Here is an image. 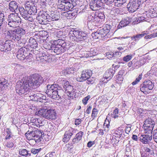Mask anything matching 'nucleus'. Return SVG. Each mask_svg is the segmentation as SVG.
Here are the masks:
<instances>
[{
  "instance_id": "f257e3e1",
  "label": "nucleus",
  "mask_w": 157,
  "mask_h": 157,
  "mask_svg": "<svg viewBox=\"0 0 157 157\" xmlns=\"http://www.w3.org/2000/svg\"><path fill=\"white\" fill-rule=\"evenodd\" d=\"M31 87L28 80L21 79L17 83L16 85V91L19 95L26 93V94L30 92L29 89Z\"/></svg>"
},
{
  "instance_id": "f03ea898",
  "label": "nucleus",
  "mask_w": 157,
  "mask_h": 157,
  "mask_svg": "<svg viewBox=\"0 0 157 157\" xmlns=\"http://www.w3.org/2000/svg\"><path fill=\"white\" fill-rule=\"evenodd\" d=\"M69 35L70 39L73 41L86 42L88 40L87 34L78 30H74L71 31L69 33Z\"/></svg>"
},
{
  "instance_id": "7ed1b4c3",
  "label": "nucleus",
  "mask_w": 157,
  "mask_h": 157,
  "mask_svg": "<svg viewBox=\"0 0 157 157\" xmlns=\"http://www.w3.org/2000/svg\"><path fill=\"white\" fill-rule=\"evenodd\" d=\"M38 115L45 118L50 120L55 119L56 117V114L53 109H48L46 107H44L38 111Z\"/></svg>"
},
{
  "instance_id": "20e7f679",
  "label": "nucleus",
  "mask_w": 157,
  "mask_h": 157,
  "mask_svg": "<svg viewBox=\"0 0 157 157\" xmlns=\"http://www.w3.org/2000/svg\"><path fill=\"white\" fill-rule=\"evenodd\" d=\"M28 80L30 86L33 88L39 86L44 81L43 78L37 74L33 75Z\"/></svg>"
},
{
  "instance_id": "39448f33",
  "label": "nucleus",
  "mask_w": 157,
  "mask_h": 157,
  "mask_svg": "<svg viewBox=\"0 0 157 157\" xmlns=\"http://www.w3.org/2000/svg\"><path fill=\"white\" fill-rule=\"evenodd\" d=\"M25 33V31L24 29L18 28L11 31L10 35L11 39L15 41H19L22 36Z\"/></svg>"
},
{
  "instance_id": "423d86ee",
  "label": "nucleus",
  "mask_w": 157,
  "mask_h": 157,
  "mask_svg": "<svg viewBox=\"0 0 157 157\" xmlns=\"http://www.w3.org/2000/svg\"><path fill=\"white\" fill-rule=\"evenodd\" d=\"M154 84L152 82L149 80H147L144 82L140 86L141 91L145 94L150 92V90L153 89Z\"/></svg>"
},
{
  "instance_id": "0eeeda50",
  "label": "nucleus",
  "mask_w": 157,
  "mask_h": 157,
  "mask_svg": "<svg viewBox=\"0 0 157 157\" xmlns=\"http://www.w3.org/2000/svg\"><path fill=\"white\" fill-rule=\"evenodd\" d=\"M142 3L141 0H130L127 5V7L129 12H134Z\"/></svg>"
},
{
  "instance_id": "6e6552de",
  "label": "nucleus",
  "mask_w": 157,
  "mask_h": 157,
  "mask_svg": "<svg viewBox=\"0 0 157 157\" xmlns=\"http://www.w3.org/2000/svg\"><path fill=\"white\" fill-rule=\"evenodd\" d=\"M49 15L45 12H40L36 17L39 22L42 25H46L50 21Z\"/></svg>"
},
{
  "instance_id": "1a4fd4ad",
  "label": "nucleus",
  "mask_w": 157,
  "mask_h": 157,
  "mask_svg": "<svg viewBox=\"0 0 157 157\" xmlns=\"http://www.w3.org/2000/svg\"><path fill=\"white\" fill-rule=\"evenodd\" d=\"M90 8L93 11L99 10L103 6V3L101 0L91 1L89 4Z\"/></svg>"
},
{
  "instance_id": "9d476101",
  "label": "nucleus",
  "mask_w": 157,
  "mask_h": 157,
  "mask_svg": "<svg viewBox=\"0 0 157 157\" xmlns=\"http://www.w3.org/2000/svg\"><path fill=\"white\" fill-rule=\"evenodd\" d=\"M29 93L30 99L33 101L41 102L46 98L45 96L40 93H35V92L30 91Z\"/></svg>"
},
{
  "instance_id": "9b49d317",
  "label": "nucleus",
  "mask_w": 157,
  "mask_h": 157,
  "mask_svg": "<svg viewBox=\"0 0 157 157\" xmlns=\"http://www.w3.org/2000/svg\"><path fill=\"white\" fill-rule=\"evenodd\" d=\"M64 85L63 87L65 89V93L67 94L70 97H73L75 96L74 93L75 90L74 89L73 86L70 84H69V82L67 81L63 82Z\"/></svg>"
},
{
  "instance_id": "f8f14e48",
  "label": "nucleus",
  "mask_w": 157,
  "mask_h": 157,
  "mask_svg": "<svg viewBox=\"0 0 157 157\" xmlns=\"http://www.w3.org/2000/svg\"><path fill=\"white\" fill-rule=\"evenodd\" d=\"M92 71L91 70H86L82 71L80 77H77L76 79L77 81L82 82L86 80L88 77L92 75Z\"/></svg>"
},
{
  "instance_id": "ddd939ff",
  "label": "nucleus",
  "mask_w": 157,
  "mask_h": 157,
  "mask_svg": "<svg viewBox=\"0 0 157 157\" xmlns=\"http://www.w3.org/2000/svg\"><path fill=\"white\" fill-rule=\"evenodd\" d=\"M13 42L10 40H8L4 44H0V50L2 52H6L11 51V44Z\"/></svg>"
},
{
  "instance_id": "4468645a",
  "label": "nucleus",
  "mask_w": 157,
  "mask_h": 157,
  "mask_svg": "<svg viewBox=\"0 0 157 157\" xmlns=\"http://www.w3.org/2000/svg\"><path fill=\"white\" fill-rule=\"evenodd\" d=\"M47 90L46 93H48L51 91L52 92L58 90L61 93H63V90L62 89V88L59 86L58 84H53L52 85H48L47 86Z\"/></svg>"
},
{
  "instance_id": "2eb2a0df",
  "label": "nucleus",
  "mask_w": 157,
  "mask_h": 157,
  "mask_svg": "<svg viewBox=\"0 0 157 157\" xmlns=\"http://www.w3.org/2000/svg\"><path fill=\"white\" fill-rule=\"evenodd\" d=\"M18 10L20 12L21 17L25 20H28L30 21H32L33 18L30 17L27 10H25L22 7H20L18 8Z\"/></svg>"
},
{
  "instance_id": "dca6fc26",
  "label": "nucleus",
  "mask_w": 157,
  "mask_h": 157,
  "mask_svg": "<svg viewBox=\"0 0 157 157\" xmlns=\"http://www.w3.org/2000/svg\"><path fill=\"white\" fill-rule=\"evenodd\" d=\"M149 131L150 133L148 134L142 135L140 136V140L143 143L149 144V141L152 139V131L150 130Z\"/></svg>"
},
{
  "instance_id": "f3484780",
  "label": "nucleus",
  "mask_w": 157,
  "mask_h": 157,
  "mask_svg": "<svg viewBox=\"0 0 157 157\" xmlns=\"http://www.w3.org/2000/svg\"><path fill=\"white\" fill-rule=\"evenodd\" d=\"M107 35L104 32V31L101 29L98 30L96 32L91 34V36L94 39H99L101 40L103 37H105Z\"/></svg>"
},
{
  "instance_id": "a211bd4d",
  "label": "nucleus",
  "mask_w": 157,
  "mask_h": 157,
  "mask_svg": "<svg viewBox=\"0 0 157 157\" xmlns=\"http://www.w3.org/2000/svg\"><path fill=\"white\" fill-rule=\"evenodd\" d=\"M74 128H70L68 130L65 132L63 140L64 142H67L69 140L71 136L74 133Z\"/></svg>"
},
{
  "instance_id": "6ab92c4d",
  "label": "nucleus",
  "mask_w": 157,
  "mask_h": 157,
  "mask_svg": "<svg viewBox=\"0 0 157 157\" xmlns=\"http://www.w3.org/2000/svg\"><path fill=\"white\" fill-rule=\"evenodd\" d=\"M132 19L131 17H127L123 18L120 21L118 26V28L120 29L122 27L126 26L132 21Z\"/></svg>"
},
{
  "instance_id": "aec40b11",
  "label": "nucleus",
  "mask_w": 157,
  "mask_h": 157,
  "mask_svg": "<svg viewBox=\"0 0 157 157\" xmlns=\"http://www.w3.org/2000/svg\"><path fill=\"white\" fill-rule=\"evenodd\" d=\"M60 92H59L58 90L54 91L52 93L51 91H49L48 93H46L48 96L52 98L58 100L60 98Z\"/></svg>"
},
{
  "instance_id": "412c9836",
  "label": "nucleus",
  "mask_w": 157,
  "mask_h": 157,
  "mask_svg": "<svg viewBox=\"0 0 157 157\" xmlns=\"http://www.w3.org/2000/svg\"><path fill=\"white\" fill-rule=\"evenodd\" d=\"M52 52H53L57 54H60V53L64 52V49H62L61 46L60 45H57L53 43V45L52 47Z\"/></svg>"
},
{
  "instance_id": "4be33fe9",
  "label": "nucleus",
  "mask_w": 157,
  "mask_h": 157,
  "mask_svg": "<svg viewBox=\"0 0 157 157\" xmlns=\"http://www.w3.org/2000/svg\"><path fill=\"white\" fill-rule=\"evenodd\" d=\"M18 6L17 3L15 1H11L9 4V9L12 12L16 13L17 12Z\"/></svg>"
},
{
  "instance_id": "5701e85b",
  "label": "nucleus",
  "mask_w": 157,
  "mask_h": 157,
  "mask_svg": "<svg viewBox=\"0 0 157 157\" xmlns=\"http://www.w3.org/2000/svg\"><path fill=\"white\" fill-rule=\"evenodd\" d=\"M115 71L110 68L107 70L105 72L103 76L104 78L106 79L110 80L113 77L115 73Z\"/></svg>"
},
{
  "instance_id": "b1692460",
  "label": "nucleus",
  "mask_w": 157,
  "mask_h": 157,
  "mask_svg": "<svg viewBox=\"0 0 157 157\" xmlns=\"http://www.w3.org/2000/svg\"><path fill=\"white\" fill-rule=\"evenodd\" d=\"M7 20L21 21L20 17L17 13H12L8 15Z\"/></svg>"
},
{
  "instance_id": "393cba45",
  "label": "nucleus",
  "mask_w": 157,
  "mask_h": 157,
  "mask_svg": "<svg viewBox=\"0 0 157 157\" xmlns=\"http://www.w3.org/2000/svg\"><path fill=\"white\" fill-rule=\"evenodd\" d=\"M30 51L29 48H25V47L23 48V51L22 53V56H23V60L25 59H29L30 57V55L31 54L30 53Z\"/></svg>"
},
{
  "instance_id": "a878e982",
  "label": "nucleus",
  "mask_w": 157,
  "mask_h": 157,
  "mask_svg": "<svg viewBox=\"0 0 157 157\" xmlns=\"http://www.w3.org/2000/svg\"><path fill=\"white\" fill-rule=\"evenodd\" d=\"M8 21V25L10 27L13 28H15L19 26L21 21H14L7 20Z\"/></svg>"
},
{
  "instance_id": "bb28decb",
  "label": "nucleus",
  "mask_w": 157,
  "mask_h": 157,
  "mask_svg": "<svg viewBox=\"0 0 157 157\" xmlns=\"http://www.w3.org/2000/svg\"><path fill=\"white\" fill-rule=\"evenodd\" d=\"M29 42V43L32 44L30 45L31 47L33 48H35L37 47V42H39V41L38 39L36 41L35 38L30 37Z\"/></svg>"
},
{
  "instance_id": "cd10ccee",
  "label": "nucleus",
  "mask_w": 157,
  "mask_h": 157,
  "mask_svg": "<svg viewBox=\"0 0 157 157\" xmlns=\"http://www.w3.org/2000/svg\"><path fill=\"white\" fill-rule=\"evenodd\" d=\"M147 34V32L144 31L141 34H137L136 35H134L131 37V39L132 40H139L144 36Z\"/></svg>"
},
{
  "instance_id": "c85d7f7f",
  "label": "nucleus",
  "mask_w": 157,
  "mask_h": 157,
  "mask_svg": "<svg viewBox=\"0 0 157 157\" xmlns=\"http://www.w3.org/2000/svg\"><path fill=\"white\" fill-rule=\"evenodd\" d=\"M61 3H63L64 4V8L65 10L67 11L68 10H70L73 8V5L72 4V2H63V1H61Z\"/></svg>"
},
{
  "instance_id": "c756f323",
  "label": "nucleus",
  "mask_w": 157,
  "mask_h": 157,
  "mask_svg": "<svg viewBox=\"0 0 157 157\" xmlns=\"http://www.w3.org/2000/svg\"><path fill=\"white\" fill-rule=\"evenodd\" d=\"M25 135L29 140L33 139V138H36L34 131L30 132L28 131L25 134Z\"/></svg>"
},
{
  "instance_id": "7c9ffc66",
  "label": "nucleus",
  "mask_w": 157,
  "mask_h": 157,
  "mask_svg": "<svg viewBox=\"0 0 157 157\" xmlns=\"http://www.w3.org/2000/svg\"><path fill=\"white\" fill-rule=\"evenodd\" d=\"M152 120L151 118L148 119L144 121V123L146 127H151L152 128V130L153 129V128L154 126V124L152 123Z\"/></svg>"
},
{
  "instance_id": "2f4dec72",
  "label": "nucleus",
  "mask_w": 157,
  "mask_h": 157,
  "mask_svg": "<svg viewBox=\"0 0 157 157\" xmlns=\"http://www.w3.org/2000/svg\"><path fill=\"white\" fill-rule=\"evenodd\" d=\"M91 18L92 19V21L93 22V25H97L98 24V23H101V20L96 15L94 17L92 16Z\"/></svg>"
},
{
  "instance_id": "473e14b6",
  "label": "nucleus",
  "mask_w": 157,
  "mask_h": 157,
  "mask_svg": "<svg viewBox=\"0 0 157 157\" xmlns=\"http://www.w3.org/2000/svg\"><path fill=\"white\" fill-rule=\"evenodd\" d=\"M98 53V51L95 48H91L90 51H89L87 55L89 57H91L93 56H94Z\"/></svg>"
},
{
  "instance_id": "72a5a7b5",
  "label": "nucleus",
  "mask_w": 157,
  "mask_h": 157,
  "mask_svg": "<svg viewBox=\"0 0 157 157\" xmlns=\"http://www.w3.org/2000/svg\"><path fill=\"white\" fill-rule=\"evenodd\" d=\"M111 27V25H110L106 24L105 25V26L104 27L101 29L104 31V32L107 35L109 32Z\"/></svg>"
},
{
  "instance_id": "f704fd0d",
  "label": "nucleus",
  "mask_w": 157,
  "mask_h": 157,
  "mask_svg": "<svg viewBox=\"0 0 157 157\" xmlns=\"http://www.w3.org/2000/svg\"><path fill=\"white\" fill-rule=\"evenodd\" d=\"M23 48H21L18 50L17 57V58L20 59L22 60L23 58V56H22L23 52Z\"/></svg>"
},
{
  "instance_id": "c9c22d12",
  "label": "nucleus",
  "mask_w": 157,
  "mask_h": 157,
  "mask_svg": "<svg viewBox=\"0 0 157 157\" xmlns=\"http://www.w3.org/2000/svg\"><path fill=\"white\" fill-rule=\"evenodd\" d=\"M28 11L30 16L32 14L34 15L37 12V10L35 6H31Z\"/></svg>"
},
{
  "instance_id": "e433bc0d",
  "label": "nucleus",
  "mask_w": 157,
  "mask_h": 157,
  "mask_svg": "<svg viewBox=\"0 0 157 157\" xmlns=\"http://www.w3.org/2000/svg\"><path fill=\"white\" fill-rule=\"evenodd\" d=\"M91 17V16H89L88 18V21H87V25L90 29H91L93 28L94 25H93V22L92 21L91 19L90 20V18H91L90 17Z\"/></svg>"
},
{
  "instance_id": "4c0bfd02",
  "label": "nucleus",
  "mask_w": 157,
  "mask_h": 157,
  "mask_svg": "<svg viewBox=\"0 0 157 157\" xmlns=\"http://www.w3.org/2000/svg\"><path fill=\"white\" fill-rule=\"evenodd\" d=\"M49 18L50 19V21H56L58 19V15L52 13L49 16Z\"/></svg>"
},
{
  "instance_id": "58836bf2",
  "label": "nucleus",
  "mask_w": 157,
  "mask_h": 157,
  "mask_svg": "<svg viewBox=\"0 0 157 157\" xmlns=\"http://www.w3.org/2000/svg\"><path fill=\"white\" fill-rule=\"evenodd\" d=\"M132 58V55H128L123 58V60L125 62H127L130 60Z\"/></svg>"
},
{
  "instance_id": "ea45409f",
  "label": "nucleus",
  "mask_w": 157,
  "mask_h": 157,
  "mask_svg": "<svg viewBox=\"0 0 157 157\" xmlns=\"http://www.w3.org/2000/svg\"><path fill=\"white\" fill-rule=\"evenodd\" d=\"M83 134V132L80 131L76 135L75 137L77 138L78 141L82 139Z\"/></svg>"
},
{
  "instance_id": "a19ab883",
  "label": "nucleus",
  "mask_w": 157,
  "mask_h": 157,
  "mask_svg": "<svg viewBox=\"0 0 157 157\" xmlns=\"http://www.w3.org/2000/svg\"><path fill=\"white\" fill-rule=\"evenodd\" d=\"M118 113V109L116 108L113 112L112 116L114 118H118V116L117 115Z\"/></svg>"
},
{
  "instance_id": "79ce46f5",
  "label": "nucleus",
  "mask_w": 157,
  "mask_h": 157,
  "mask_svg": "<svg viewBox=\"0 0 157 157\" xmlns=\"http://www.w3.org/2000/svg\"><path fill=\"white\" fill-rule=\"evenodd\" d=\"M64 40L61 39H59L57 40H55L54 42L53 43L56 45H60L61 46L62 44L64 43Z\"/></svg>"
},
{
  "instance_id": "37998d69",
  "label": "nucleus",
  "mask_w": 157,
  "mask_h": 157,
  "mask_svg": "<svg viewBox=\"0 0 157 157\" xmlns=\"http://www.w3.org/2000/svg\"><path fill=\"white\" fill-rule=\"evenodd\" d=\"M27 153V150L25 149H23L21 151H19V154L23 156H26V154Z\"/></svg>"
},
{
  "instance_id": "c03bdc74",
  "label": "nucleus",
  "mask_w": 157,
  "mask_h": 157,
  "mask_svg": "<svg viewBox=\"0 0 157 157\" xmlns=\"http://www.w3.org/2000/svg\"><path fill=\"white\" fill-rule=\"evenodd\" d=\"M4 145L7 147L12 148L14 144L12 142H6L4 143Z\"/></svg>"
},
{
  "instance_id": "a18cd8bd",
  "label": "nucleus",
  "mask_w": 157,
  "mask_h": 157,
  "mask_svg": "<svg viewBox=\"0 0 157 157\" xmlns=\"http://www.w3.org/2000/svg\"><path fill=\"white\" fill-rule=\"evenodd\" d=\"M86 80V82L89 84H92L94 82V79H93L92 77H90V76L88 77Z\"/></svg>"
},
{
  "instance_id": "49530a36",
  "label": "nucleus",
  "mask_w": 157,
  "mask_h": 157,
  "mask_svg": "<svg viewBox=\"0 0 157 157\" xmlns=\"http://www.w3.org/2000/svg\"><path fill=\"white\" fill-rule=\"evenodd\" d=\"M35 132V135L36 138H39L40 136H41V133L40 130H36L34 131Z\"/></svg>"
},
{
  "instance_id": "de8ad7c7",
  "label": "nucleus",
  "mask_w": 157,
  "mask_h": 157,
  "mask_svg": "<svg viewBox=\"0 0 157 157\" xmlns=\"http://www.w3.org/2000/svg\"><path fill=\"white\" fill-rule=\"evenodd\" d=\"M103 3H106L107 5H110L114 1V0H101Z\"/></svg>"
},
{
  "instance_id": "09e8293b",
  "label": "nucleus",
  "mask_w": 157,
  "mask_h": 157,
  "mask_svg": "<svg viewBox=\"0 0 157 157\" xmlns=\"http://www.w3.org/2000/svg\"><path fill=\"white\" fill-rule=\"evenodd\" d=\"M115 6L117 7L121 6L124 3L122 1L118 0L117 1V2H115Z\"/></svg>"
},
{
  "instance_id": "8fccbe9b",
  "label": "nucleus",
  "mask_w": 157,
  "mask_h": 157,
  "mask_svg": "<svg viewBox=\"0 0 157 157\" xmlns=\"http://www.w3.org/2000/svg\"><path fill=\"white\" fill-rule=\"evenodd\" d=\"M4 21V13L0 12V24L2 25L3 21Z\"/></svg>"
},
{
  "instance_id": "3c124183",
  "label": "nucleus",
  "mask_w": 157,
  "mask_h": 157,
  "mask_svg": "<svg viewBox=\"0 0 157 157\" xmlns=\"http://www.w3.org/2000/svg\"><path fill=\"white\" fill-rule=\"evenodd\" d=\"M90 95H88L86 97L84 98L82 100V102L84 105L87 104V101L90 98Z\"/></svg>"
},
{
  "instance_id": "603ef678",
  "label": "nucleus",
  "mask_w": 157,
  "mask_h": 157,
  "mask_svg": "<svg viewBox=\"0 0 157 157\" xmlns=\"http://www.w3.org/2000/svg\"><path fill=\"white\" fill-rule=\"evenodd\" d=\"M98 113V111L97 110V109L95 108H94L93 109L91 115L92 117H96Z\"/></svg>"
},
{
  "instance_id": "864d4df0",
  "label": "nucleus",
  "mask_w": 157,
  "mask_h": 157,
  "mask_svg": "<svg viewBox=\"0 0 157 157\" xmlns=\"http://www.w3.org/2000/svg\"><path fill=\"white\" fill-rule=\"evenodd\" d=\"M153 139L157 143V128L153 132Z\"/></svg>"
},
{
  "instance_id": "5fc2aeb1",
  "label": "nucleus",
  "mask_w": 157,
  "mask_h": 157,
  "mask_svg": "<svg viewBox=\"0 0 157 157\" xmlns=\"http://www.w3.org/2000/svg\"><path fill=\"white\" fill-rule=\"evenodd\" d=\"M41 150V149H36L35 148H32L31 150V152L34 154H36L40 151Z\"/></svg>"
},
{
  "instance_id": "6e6d98bb",
  "label": "nucleus",
  "mask_w": 157,
  "mask_h": 157,
  "mask_svg": "<svg viewBox=\"0 0 157 157\" xmlns=\"http://www.w3.org/2000/svg\"><path fill=\"white\" fill-rule=\"evenodd\" d=\"M97 14V15L96 16L101 20L105 18V15H104V13H102L100 12L98 13V14Z\"/></svg>"
},
{
  "instance_id": "4d7b16f0",
  "label": "nucleus",
  "mask_w": 157,
  "mask_h": 157,
  "mask_svg": "<svg viewBox=\"0 0 157 157\" xmlns=\"http://www.w3.org/2000/svg\"><path fill=\"white\" fill-rule=\"evenodd\" d=\"M59 9L62 10H65V9L64 7V4L63 3H62L61 4L58 5V6Z\"/></svg>"
},
{
  "instance_id": "13d9d810",
  "label": "nucleus",
  "mask_w": 157,
  "mask_h": 157,
  "mask_svg": "<svg viewBox=\"0 0 157 157\" xmlns=\"http://www.w3.org/2000/svg\"><path fill=\"white\" fill-rule=\"evenodd\" d=\"M121 53V52L117 51L115 52L113 54V56L115 57L116 56H120Z\"/></svg>"
},
{
  "instance_id": "bf43d9fd",
  "label": "nucleus",
  "mask_w": 157,
  "mask_h": 157,
  "mask_svg": "<svg viewBox=\"0 0 157 157\" xmlns=\"http://www.w3.org/2000/svg\"><path fill=\"white\" fill-rule=\"evenodd\" d=\"M152 37H154V35H153V33L152 34L149 35H148L145 36L144 37V38L146 39H150Z\"/></svg>"
},
{
  "instance_id": "052dcab7",
  "label": "nucleus",
  "mask_w": 157,
  "mask_h": 157,
  "mask_svg": "<svg viewBox=\"0 0 157 157\" xmlns=\"http://www.w3.org/2000/svg\"><path fill=\"white\" fill-rule=\"evenodd\" d=\"M61 47L62 48V49L63 48L64 49V52L65 51V50L66 49V43L64 41V43L63 44H62V45H61Z\"/></svg>"
},
{
  "instance_id": "680f3d73",
  "label": "nucleus",
  "mask_w": 157,
  "mask_h": 157,
  "mask_svg": "<svg viewBox=\"0 0 157 157\" xmlns=\"http://www.w3.org/2000/svg\"><path fill=\"white\" fill-rule=\"evenodd\" d=\"M1 83L2 84V85L5 87H6L8 86L9 85V84L8 83L5 82H1Z\"/></svg>"
},
{
  "instance_id": "e2e57ef3",
  "label": "nucleus",
  "mask_w": 157,
  "mask_h": 157,
  "mask_svg": "<svg viewBox=\"0 0 157 157\" xmlns=\"http://www.w3.org/2000/svg\"><path fill=\"white\" fill-rule=\"evenodd\" d=\"M144 150L145 151L149 153H151L153 151V150L152 149H150L147 147L144 148Z\"/></svg>"
},
{
  "instance_id": "0e129e2a",
  "label": "nucleus",
  "mask_w": 157,
  "mask_h": 157,
  "mask_svg": "<svg viewBox=\"0 0 157 157\" xmlns=\"http://www.w3.org/2000/svg\"><path fill=\"white\" fill-rule=\"evenodd\" d=\"M13 65L14 66H15L16 69L18 68H21V67H22L21 65L17 63H14Z\"/></svg>"
},
{
  "instance_id": "69168bd1",
  "label": "nucleus",
  "mask_w": 157,
  "mask_h": 157,
  "mask_svg": "<svg viewBox=\"0 0 157 157\" xmlns=\"http://www.w3.org/2000/svg\"><path fill=\"white\" fill-rule=\"evenodd\" d=\"M81 119H76L75 121V124L76 125H79L81 123Z\"/></svg>"
},
{
  "instance_id": "338daca9",
  "label": "nucleus",
  "mask_w": 157,
  "mask_h": 157,
  "mask_svg": "<svg viewBox=\"0 0 157 157\" xmlns=\"http://www.w3.org/2000/svg\"><path fill=\"white\" fill-rule=\"evenodd\" d=\"M142 74H140L138 77L136 78V80L138 81V82H139L140 80L142 79Z\"/></svg>"
},
{
  "instance_id": "774afa93",
  "label": "nucleus",
  "mask_w": 157,
  "mask_h": 157,
  "mask_svg": "<svg viewBox=\"0 0 157 157\" xmlns=\"http://www.w3.org/2000/svg\"><path fill=\"white\" fill-rule=\"evenodd\" d=\"M104 125L106 126L107 128H108L109 126V121H105V122L104 123Z\"/></svg>"
}]
</instances>
